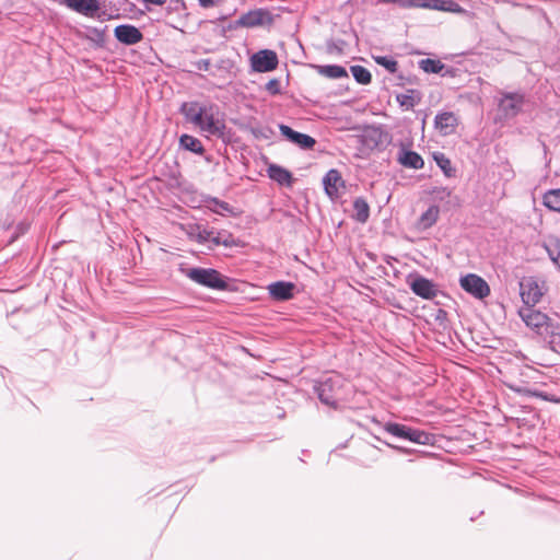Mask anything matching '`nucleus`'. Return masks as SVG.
I'll return each instance as SVG.
<instances>
[{
  "label": "nucleus",
  "instance_id": "ddd939ff",
  "mask_svg": "<svg viewBox=\"0 0 560 560\" xmlns=\"http://www.w3.org/2000/svg\"><path fill=\"white\" fill-rule=\"evenodd\" d=\"M457 117L452 112H443L435 116L434 126L443 136H448L455 131Z\"/></svg>",
  "mask_w": 560,
  "mask_h": 560
},
{
  "label": "nucleus",
  "instance_id": "473e14b6",
  "mask_svg": "<svg viewBox=\"0 0 560 560\" xmlns=\"http://www.w3.org/2000/svg\"><path fill=\"white\" fill-rule=\"evenodd\" d=\"M212 244L214 246H219V245H224L225 247H230L233 245V237L230 233H217V235H214V238H212Z\"/></svg>",
  "mask_w": 560,
  "mask_h": 560
},
{
  "label": "nucleus",
  "instance_id": "f257e3e1",
  "mask_svg": "<svg viewBox=\"0 0 560 560\" xmlns=\"http://www.w3.org/2000/svg\"><path fill=\"white\" fill-rule=\"evenodd\" d=\"M186 119L198 127L207 136L221 138L224 136L225 124L222 119L215 117L210 109L200 106L197 103L184 104L182 108Z\"/></svg>",
  "mask_w": 560,
  "mask_h": 560
},
{
  "label": "nucleus",
  "instance_id": "0eeeda50",
  "mask_svg": "<svg viewBox=\"0 0 560 560\" xmlns=\"http://www.w3.org/2000/svg\"><path fill=\"white\" fill-rule=\"evenodd\" d=\"M278 56L273 50L262 49L250 57V66L256 72H269L277 68Z\"/></svg>",
  "mask_w": 560,
  "mask_h": 560
},
{
  "label": "nucleus",
  "instance_id": "4be33fe9",
  "mask_svg": "<svg viewBox=\"0 0 560 560\" xmlns=\"http://www.w3.org/2000/svg\"><path fill=\"white\" fill-rule=\"evenodd\" d=\"M396 101L401 107L408 110L420 102V94L416 90H408L406 93L397 94Z\"/></svg>",
  "mask_w": 560,
  "mask_h": 560
},
{
  "label": "nucleus",
  "instance_id": "f3484780",
  "mask_svg": "<svg viewBox=\"0 0 560 560\" xmlns=\"http://www.w3.org/2000/svg\"><path fill=\"white\" fill-rule=\"evenodd\" d=\"M397 160L402 166L412 170H420L424 166L422 156L415 151L401 149Z\"/></svg>",
  "mask_w": 560,
  "mask_h": 560
},
{
  "label": "nucleus",
  "instance_id": "79ce46f5",
  "mask_svg": "<svg viewBox=\"0 0 560 560\" xmlns=\"http://www.w3.org/2000/svg\"><path fill=\"white\" fill-rule=\"evenodd\" d=\"M528 395L530 396H534V397H539V398H542V399H547V396L541 393V392H537V390H527Z\"/></svg>",
  "mask_w": 560,
  "mask_h": 560
},
{
  "label": "nucleus",
  "instance_id": "f704fd0d",
  "mask_svg": "<svg viewBox=\"0 0 560 560\" xmlns=\"http://www.w3.org/2000/svg\"><path fill=\"white\" fill-rule=\"evenodd\" d=\"M431 440L430 434L424 431L412 429L409 441L418 444H428Z\"/></svg>",
  "mask_w": 560,
  "mask_h": 560
},
{
  "label": "nucleus",
  "instance_id": "a878e982",
  "mask_svg": "<svg viewBox=\"0 0 560 560\" xmlns=\"http://www.w3.org/2000/svg\"><path fill=\"white\" fill-rule=\"evenodd\" d=\"M207 207L214 213L223 214L224 212H232V207L215 197H210L206 200Z\"/></svg>",
  "mask_w": 560,
  "mask_h": 560
},
{
  "label": "nucleus",
  "instance_id": "c85d7f7f",
  "mask_svg": "<svg viewBox=\"0 0 560 560\" xmlns=\"http://www.w3.org/2000/svg\"><path fill=\"white\" fill-rule=\"evenodd\" d=\"M350 70H351V73H352L353 78L355 79V81L358 83H360V84H368V83L371 82L372 75H371L370 71L366 68L357 65V66H352L350 68Z\"/></svg>",
  "mask_w": 560,
  "mask_h": 560
},
{
  "label": "nucleus",
  "instance_id": "6ab92c4d",
  "mask_svg": "<svg viewBox=\"0 0 560 560\" xmlns=\"http://www.w3.org/2000/svg\"><path fill=\"white\" fill-rule=\"evenodd\" d=\"M340 173L337 170H329L323 178L326 194L330 197L338 196V186L341 183Z\"/></svg>",
  "mask_w": 560,
  "mask_h": 560
},
{
  "label": "nucleus",
  "instance_id": "f8f14e48",
  "mask_svg": "<svg viewBox=\"0 0 560 560\" xmlns=\"http://www.w3.org/2000/svg\"><path fill=\"white\" fill-rule=\"evenodd\" d=\"M117 40L125 45H135L142 40L143 35L139 28L130 24H121L114 31Z\"/></svg>",
  "mask_w": 560,
  "mask_h": 560
},
{
  "label": "nucleus",
  "instance_id": "1a4fd4ad",
  "mask_svg": "<svg viewBox=\"0 0 560 560\" xmlns=\"http://www.w3.org/2000/svg\"><path fill=\"white\" fill-rule=\"evenodd\" d=\"M524 96L520 93H505L499 102V109L505 117L516 116L523 106Z\"/></svg>",
  "mask_w": 560,
  "mask_h": 560
},
{
  "label": "nucleus",
  "instance_id": "9d476101",
  "mask_svg": "<svg viewBox=\"0 0 560 560\" xmlns=\"http://www.w3.org/2000/svg\"><path fill=\"white\" fill-rule=\"evenodd\" d=\"M279 130L283 137H285L290 142L294 143L301 149H313L316 144V140L313 137L298 132L284 124L279 125Z\"/></svg>",
  "mask_w": 560,
  "mask_h": 560
},
{
  "label": "nucleus",
  "instance_id": "aec40b11",
  "mask_svg": "<svg viewBox=\"0 0 560 560\" xmlns=\"http://www.w3.org/2000/svg\"><path fill=\"white\" fill-rule=\"evenodd\" d=\"M268 176L272 180L277 182L280 185H284V186L292 185V180H293L292 174L287 168H283L282 166L271 164L268 167Z\"/></svg>",
  "mask_w": 560,
  "mask_h": 560
},
{
  "label": "nucleus",
  "instance_id": "72a5a7b5",
  "mask_svg": "<svg viewBox=\"0 0 560 560\" xmlns=\"http://www.w3.org/2000/svg\"><path fill=\"white\" fill-rule=\"evenodd\" d=\"M381 3H395L400 8L410 9V8H421L422 0H381Z\"/></svg>",
  "mask_w": 560,
  "mask_h": 560
},
{
  "label": "nucleus",
  "instance_id": "cd10ccee",
  "mask_svg": "<svg viewBox=\"0 0 560 560\" xmlns=\"http://www.w3.org/2000/svg\"><path fill=\"white\" fill-rule=\"evenodd\" d=\"M439 218V208L435 206H431L425 212H423L420 217V224L422 228L428 229L432 226Z\"/></svg>",
  "mask_w": 560,
  "mask_h": 560
},
{
  "label": "nucleus",
  "instance_id": "b1692460",
  "mask_svg": "<svg viewBox=\"0 0 560 560\" xmlns=\"http://www.w3.org/2000/svg\"><path fill=\"white\" fill-rule=\"evenodd\" d=\"M354 218L357 221L364 223L368 221L370 215V207L365 199L357 198L353 201Z\"/></svg>",
  "mask_w": 560,
  "mask_h": 560
},
{
  "label": "nucleus",
  "instance_id": "a211bd4d",
  "mask_svg": "<svg viewBox=\"0 0 560 560\" xmlns=\"http://www.w3.org/2000/svg\"><path fill=\"white\" fill-rule=\"evenodd\" d=\"M546 330L541 329L539 335L552 349L560 343V325L551 318L545 325Z\"/></svg>",
  "mask_w": 560,
  "mask_h": 560
},
{
  "label": "nucleus",
  "instance_id": "ea45409f",
  "mask_svg": "<svg viewBox=\"0 0 560 560\" xmlns=\"http://www.w3.org/2000/svg\"><path fill=\"white\" fill-rule=\"evenodd\" d=\"M199 7L202 9H210L217 7L222 0H197Z\"/></svg>",
  "mask_w": 560,
  "mask_h": 560
},
{
  "label": "nucleus",
  "instance_id": "4468645a",
  "mask_svg": "<svg viewBox=\"0 0 560 560\" xmlns=\"http://www.w3.org/2000/svg\"><path fill=\"white\" fill-rule=\"evenodd\" d=\"M63 3L73 11L93 16L100 9L97 0H63Z\"/></svg>",
  "mask_w": 560,
  "mask_h": 560
},
{
  "label": "nucleus",
  "instance_id": "e433bc0d",
  "mask_svg": "<svg viewBox=\"0 0 560 560\" xmlns=\"http://www.w3.org/2000/svg\"><path fill=\"white\" fill-rule=\"evenodd\" d=\"M266 91L271 95H277L281 92V83L278 79H271L266 84Z\"/></svg>",
  "mask_w": 560,
  "mask_h": 560
},
{
  "label": "nucleus",
  "instance_id": "2eb2a0df",
  "mask_svg": "<svg viewBox=\"0 0 560 560\" xmlns=\"http://www.w3.org/2000/svg\"><path fill=\"white\" fill-rule=\"evenodd\" d=\"M421 8L436 11L459 13L463 8L454 0H422Z\"/></svg>",
  "mask_w": 560,
  "mask_h": 560
},
{
  "label": "nucleus",
  "instance_id": "c9c22d12",
  "mask_svg": "<svg viewBox=\"0 0 560 560\" xmlns=\"http://www.w3.org/2000/svg\"><path fill=\"white\" fill-rule=\"evenodd\" d=\"M405 428L406 425L394 422H388L384 425V430L386 432L397 438H402L405 434Z\"/></svg>",
  "mask_w": 560,
  "mask_h": 560
},
{
  "label": "nucleus",
  "instance_id": "2f4dec72",
  "mask_svg": "<svg viewBox=\"0 0 560 560\" xmlns=\"http://www.w3.org/2000/svg\"><path fill=\"white\" fill-rule=\"evenodd\" d=\"M374 60L377 65L383 66L390 73H396L398 70V63L395 59L387 56H376Z\"/></svg>",
  "mask_w": 560,
  "mask_h": 560
},
{
  "label": "nucleus",
  "instance_id": "58836bf2",
  "mask_svg": "<svg viewBox=\"0 0 560 560\" xmlns=\"http://www.w3.org/2000/svg\"><path fill=\"white\" fill-rule=\"evenodd\" d=\"M88 37L90 39H93L95 42H103L104 40V33L103 31H100L97 28H88Z\"/></svg>",
  "mask_w": 560,
  "mask_h": 560
},
{
  "label": "nucleus",
  "instance_id": "a19ab883",
  "mask_svg": "<svg viewBox=\"0 0 560 560\" xmlns=\"http://www.w3.org/2000/svg\"><path fill=\"white\" fill-rule=\"evenodd\" d=\"M195 66L198 70L208 71L211 66L210 59H200L195 62Z\"/></svg>",
  "mask_w": 560,
  "mask_h": 560
},
{
  "label": "nucleus",
  "instance_id": "5701e85b",
  "mask_svg": "<svg viewBox=\"0 0 560 560\" xmlns=\"http://www.w3.org/2000/svg\"><path fill=\"white\" fill-rule=\"evenodd\" d=\"M317 69L322 75H325L327 78L340 79V78L348 77L346 69L341 66H337V65L318 66Z\"/></svg>",
  "mask_w": 560,
  "mask_h": 560
},
{
  "label": "nucleus",
  "instance_id": "412c9836",
  "mask_svg": "<svg viewBox=\"0 0 560 560\" xmlns=\"http://www.w3.org/2000/svg\"><path fill=\"white\" fill-rule=\"evenodd\" d=\"M180 148L196 154H202L205 148L199 139L190 135H182L179 138Z\"/></svg>",
  "mask_w": 560,
  "mask_h": 560
},
{
  "label": "nucleus",
  "instance_id": "c03bdc74",
  "mask_svg": "<svg viewBox=\"0 0 560 560\" xmlns=\"http://www.w3.org/2000/svg\"><path fill=\"white\" fill-rule=\"evenodd\" d=\"M411 431H412V429L406 425V428H405V434L402 435V438H401V439L409 440V438H410V435H411Z\"/></svg>",
  "mask_w": 560,
  "mask_h": 560
},
{
  "label": "nucleus",
  "instance_id": "bb28decb",
  "mask_svg": "<svg viewBox=\"0 0 560 560\" xmlns=\"http://www.w3.org/2000/svg\"><path fill=\"white\" fill-rule=\"evenodd\" d=\"M544 205L550 210L560 212V189L547 191L544 195Z\"/></svg>",
  "mask_w": 560,
  "mask_h": 560
},
{
  "label": "nucleus",
  "instance_id": "dca6fc26",
  "mask_svg": "<svg viewBox=\"0 0 560 560\" xmlns=\"http://www.w3.org/2000/svg\"><path fill=\"white\" fill-rule=\"evenodd\" d=\"M269 294L277 301H285L293 296L294 284L291 282L277 281L268 285Z\"/></svg>",
  "mask_w": 560,
  "mask_h": 560
},
{
  "label": "nucleus",
  "instance_id": "c756f323",
  "mask_svg": "<svg viewBox=\"0 0 560 560\" xmlns=\"http://www.w3.org/2000/svg\"><path fill=\"white\" fill-rule=\"evenodd\" d=\"M419 67L427 73H439L444 68V65L440 60L428 58L420 60Z\"/></svg>",
  "mask_w": 560,
  "mask_h": 560
},
{
  "label": "nucleus",
  "instance_id": "f03ea898",
  "mask_svg": "<svg viewBox=\"0 0 560 560\" xmlns=\"http://www.w3.org/2000/svg\"><path fill=\"white\" fill-rule=\"evenodd\" d=\"M185 276L191 281L212 290H226V279L212 268H189L184 271Z\"/></svg>",
  "mask_w": 560,
  "mask_h": 560
},
{
  "label": "nucleus",
  "instance_id": "7ed1b4c3",
  "mask_svg": "<svg viewBox=\"0 0 560 560\" xmlns=\"http://www.w3.org/2000/svg\"><path fill=\"white\" fill-rule=\"evenodd\" d=\"M546 283L535 277H524L520 281V294L525 306H535L546 293Z\"/></svg>",
  "mask_w": 560,
  "mask_h": 560
},
{
  "label": "nucleus",
  "instance_id": "9b49d317",
  "mask_svg": "<svg viewBox=\"0 0 560 560\" xmlns=\"http://www.w3.org/2000/svg\"><path fill=\"white\" fill-rule=\"evenodd\" d=\"M337 382L332 378H327L324 382L318 383L316 385L315 390L318 395L319 400L331 407H337L338 398H337Z\"/></svg>",
  "mask_w": 560,
  "mask_h": 560
},
{
  "label": "nucleus",
  "instance_id": "4c0bfd02",
  "mask_svg": "<svg viewBox=\"0 0 560 560\" xmlns=\"http://www.w3.org/2000/svg\"><path fill=\"white\" fill-rule=\"evenodd\" d=\"M549 257L560 268V242L548 248Z\"/></svg>",
  "mask_w": 560,
  "mask_h": 560
},
{
  "label": "nucleus",
  "instance_id": "39448f33",
  "mask_svg": "<svg viewBox=\"0 0 560 560\" xmlns=\"http://www.w3.org/2000/svg\"><path fill=\"white\" fill-rule=\"evenodd\" d=\"M460 287L474 298L482 300L490 294V287L480 276L468 273L460 278Z\"/></svg>",
  "mask_w": 560,
  "mask_h": 560
},
{
  "label": "nucleus",
  "instance_id": "37998d69",
  "mask_svg": "<svg viewBox=\"0 0 560 560\" xmlns=\"http://www.w3.org/2000/svg\"><path fill=\"white\" fill-rule=\"evenodd\" d=\"M148 3L154 4V5H163L167 0H144Z\"/></svg>",
  "mask_w": 560,
  "mask_h": 560
},
{
  "label": "nucleus",
  "instance_id": "6e6552de",
  "mask_svg": "<svg viewBox=\"0 0 560 560\" xmlns=\"http://www.w3.org/2000/svg\"><path fill=\"white\" fill-rule=\"evenodd\" d=\"M518 314L526 326L536 334L541 329L546 330L545 325L550 319L546 314L535 310L534 306H524L518 311Z\"/></svg>",
  "mask_w": 560,
  "mask_h": 560
},
{
  "label": "nucleus",
  "instance_id": "7c9ffc66",
  "mask_svg": "<svg viewBox=\"0 0 560 560\" xmlns=\"http://www.w3.org/2000/svg\"><path fill=\"white\" fill-rule=\"evenodd\" d=\"M195 230L197 231L196 234L191 233V235L195 236L196 241L200 244H205L207 242L212 243V238H214V231L208 230L206 228H201L200 225H196Z\"/></svg>",
  "mask_w": 560,
  "mask_h": 560
},
{
  "label": "nucleus",
  "instance_id": "20e7f679",
  "mask_svg": "<svg viewBox=\"0 0 560 560\" xmlns=\"http://www.w3.org/2000/svg\"><path fill=\"white\" fill-rule=\"evenodd\" d=\"M273 23V15L267 9H255L250 10L240 16L238 20L235 21V25L238 27H257V26H267Z\"/></svg>",
  "mask_w": 560,
  "mask_h": 560
},
{
  "label": "nucleus",
  "instance_id": "423d86ee",
  "mask_svg": "<svg viewBox=\"0 0 560 560\" xmlns=\"http://www.w3.org/2000/svg\"><path fill=\"white\" fill-rule=\"evenodd\" d=\"M410 290L424 300H432L439 294L438 285L430 279L416 275L409 281Z\"/></svg>",
  "mask_w": 560,
  "mask_h": 560
},
{
  "label": "nucleus",
  "instance_id": "393cba45",
  "mask_svg": "<svg viewBox=\"0 0 560 560\" xmlns=\"http://www.w3.org/2000/svg\"><path fill=\"white\" fill-rule=\"evenodd\" d=\"M433 160L446 177H453L455 175V170L452 166V162L444 153L434 152Z\"/></svg>",
  "mask_w": 560,
  "mask_h": 560
}]
</instances>
